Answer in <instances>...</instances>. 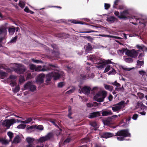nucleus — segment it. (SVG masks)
Segmentation results:
<instances>
[{
  "mask_svg": "<svg viewBox=\"0 0 147 147\" xmlns=\"http://www.w3.org/2000/svg\"><path fill=\"white\" fill-rule=\"evenodd\" d=\"M115 136H117V140L120 141L124 140L125 137L131 136V134L129 133V130L127 129L121 130L118 131L115 133Z\"/></svg>",
  "mask_w": 147,
  "mask_h": 147,
  "instance_id": "1",
  "label": "nucleus"
},
{
  "mask_svg": "<svg viewBox=\"0 0 147 147\" xmlns=\"http://www.w3.org/2000/svg\"><path fill=\"white\" fill-rule=\"evenodd\" d=\"M60 76L61 75L59 73L58 71L52 72L47 75L46 82L47 83H48L49 82L51 81L52 78H53L54 80H58Z\"/></svg>",
  "mask_w": 147,
  "mask_h": 147,
  "instance_id": "2",
  "label": "nucleus"
},
{
  "mask_svg": "<svg viewBox=\"0 0 147 147\" xmlns=\"http://www.w3.org/2000/svg\"><path fill=\"white\" fill-rule=\"evenodd\" d=\"M107 95V92L106 91H102L101 92H99L94 96V99L98 102H102Z\"/></svg>",
  "mask_w": 147,
  "mask_h": 147,
  "instance_id": "3",
  "label": "nucleus"
},
{
  "mask_svg": "<svg viewBox=\"0 0 147 147\" xmlns=\"http://www.w3.org/2000/svg\"><path fill=\"white\" fill-rule=\"evenodd\" d=\"M129 14V13L128 11L127 10L123 11L122 12L120 13V16H119V18L120 19H135L137 21L140 20V18H138L136 16H132L131 17L128 15Z\"/></svg>",
  "mask_w": 147,
  "mask_h": 147,
  "instance_id": "4",
  "label": "nucleus"
},
{
  "mask_svg": "<svg viewBox=\"0 0 147 147\" xmlns=\"http://www.w3.org/2000/svg\"><path fill=\"white\" fill-rule=\"evenodd\" d=\"M125 104V101L122 100L117 104L113 105L112 107V110L114 112H118L122 108V106Z\"/></svg>",
  "mask_w": 147,
  "mask_h": 147,
  "instance_id": "5",
  "label": "nucleus"
},
{
  "mask_svg": "<svg viewBox=\"0 0 147 147\" xmlns=\"http://www.w3.org/2000/svg\"><path fill=\"white\" fill-rule=\"evenodd\" d=\"M24 88L25 89H28L32 92L34 91L36 89V86L32 84L30 82H28L25 84L24 85Z\"/></svg>",
  "mask_w": 147,
  "mask_h": 147,
  "instance_id": "6",
  "label": "nucleus"
},
{
  "mask_svg": "<svg viewBox=\"0 0 147 147\" xmlns=\"http://www.w3.org/2000/svg\"><path fill=\"white\" fill-rule=\"evenodd\" d=\"M16 123V120L14 119L5 120L2 123L3 125H5L7 128H9L11 125Z\"/></svg>",
  "mask_w": 147,
  "mask_h": 147,
  "instance_id": "7",
  "label": "nucleus"
},
{
  "mask_svg": "<svg viewBox=\"0 0 147 147\" xmlns=\"http://www.w3.org/2000/svg\"><path fill=\"white\" fill-rule=\"evenodd\" d=\"M52 133H49L45 136L40 137L39 139V141L40 142H43L49 140L52 138Z\"/></svg>",
  "mask_w": 147,
  "mask_h": 147,
  "instance_id": "8",
  "label": "nucleus"
},
{
  "mask_svg": "<svg viewBox=\"0 0 147 147\" xmlns=\"http://www.w3.org/2000/svg\"><path fill=\"white\" fill-rule=\"evenodd\" d=\"M26 70V68L23 65L18 67L14 69V71L18 74L24 73Z\"/></svg>",
  "mask_w": 147,
  "mask_h": 147,
  "instance_id": "9",
  "label": "nucleus"
},
{
  "mask_svg": "<svg viewBox=\"0 0 147 147\" xmlns=\"http://www.w3.org/2000/svg\"><path fill=\"white\" fill-rule=\"evenodd\" d=\"M126 54L127 56L134 58L138 56V53L135 49L127 51Z\"/></svg>",
  "mask_w": 147,
  "mask_h": 147,
  "instance_id": "10",
  "label": "nucleus"
},
{
  "mask_svg": "<svg viewBox=\"0 0 147 147\" xmlns=\"http://www.w3.org/2000/svg\"><path fill=\"white\" fill-rule=\"evenodd\" d=\"M115 136L114 134L109 132H104L101 134L100 136L102 138H109Z\"/></svg>",
  "mask_w": 147,
  "mask_h": 147,
  "instance_id": "11",
  "label": "nucleus"
},
{
  "mask_svg": "<svg viewBox=\"0 0 147 147\" xmlns=\"http://www.w3.org/2000/svg\"><path fill=\"white\" fill-rule=\"evenodd\" d=\"M91 90V88L87 86H84L82 88L81 91L82 92L88 95L90 94Z\"/></svg>",
  "mask_w": 147,
  "mask_h": 147,
  "instance_id": "12",
  "label": "nucleus"
},
{
  "mask_svg": "<svg viewBox=\"0 0 147 147\" xmlns=\"http://www.w3.org/2000/svg\"><path fill=\"white\" fill-rule=\"evenodd\" d=\"M100 116V113L99 112L97 111L94 112L92 113H91L89 114V118L92 119Z\"/></svg>",
  "mask_w": 147,
  "mask_h": 147,
  "instance_id": "13",
  "label": "nucleus"
},
{
  "mask_svg": "<svg viewBox=\"0 0 147 147\" xmlns=\"http://www.w3.org/2000/svg\"><path fill=\"white\" fill-rule=\"evenodd\" d=\"M45 77V75L44 74H39L37 77V81L41 83H43Z\"/></svg>",
  "mask_w": 147,
  "mask_h": 147,
  "instance_id": "14",
  "label": "nucleus"
},
{
  "mask_svg": "<svg viewBox=\"0 0 147 147\" xmlns=\"http://www.w3.org/2000/svg\"><path fill=\"white\" fill-rule=\"evenodd\" d=\"M68 35L64 33H60L55 34L56 37L61 38H65L67 37V35Z\"/></svg>",
  "mask_w": 147,
  "mask_h": 147,
  "instance_id": "15",
  "label": "nucleus"
},
{
  "mask_svg": "<svg viewBox=\"0 0 147 147\" xmlns=\"http://www.w3.org/2000/svg\"><path fill=\"white\" fill-rule=\"evenodd\" d=\"M112 117H109L105 120H103L104 124L105 125H109L111 123Z\"/></svg>",
  "mask_w": 147,
  "mask_h": 147,
  "instance_id": "16",
  "label": "nucleus"
},
{
  "mask_svg": "<svg viewBox=\"0 0 147 147\" xmlns=\"http://www.w3.org/2000/svg\"><path fill=\"white\" fill-rule=\"evenodd\" d=\"M113 113L112 112L111 110H109L107 111H105L102 113V115L103 116L111 115H113Z\"/></svg>",
  "mask_w": 147,
  "mask_h": 147,
  "instance_id": "17",
  "label": "nucleus"
},
{
  "mask_svg": "<svg viewBox=\"0 0 147 147\" xmlns=\"http://www.w3.org/2000/svg\"><path fill=\"white\" fill-rule=\"evenodd\" d=\"M80 79L82 80H86L88 78V74L85 73L81 74L80 77Z\"/></svg>",
  "mask_w": 147,
  "mask_h": 147,
  "instance_id": "18",
  "label": "nucleus"
},
{
  "mask_svg": "<svg viewBox=\"0 0 147 147\" xmlns=\"http://www.w3.org/2000/svg\"><path fill=\"white\" fill-rule=\"evenodd\" d=\"M119 1V0H115L114 1V4L113 5V7L114 8L117 9H123V7L122 6H119V8H117L116 6L118 5V3Z\"/></svg>",
  "mask_w": 147,
  "mask_h": 147,
  "instance_id": "19",
  "label": "nucleus"
},
{
  "mask_svg": "<svg viewBox=\"0 0 147 147\" xmlns=\"http://www.w3.org/2000/svg\"><path fill=\"white\" fill-rule=\"evenodd\" d=\"M85 47L86 51L87 52H88L91 51L92 49V47L91 45L89 43H88L86 45Z\"/></svg>",
  "mask_w": 147,
  "mask_h": 147,
  "instance_id": "20",
  "label": "nucleus"
},
{
  "mask_svg": "<svg viewBox=\"0 0 147 147\" xmlns=\"http://www.w3.org/2000/svg\"><path fill=\"white\" fill-rule=\"evenodd\" d=\"M65 69L68 73H73L74 71V68L72 67L67 65L65 67Z\"/></svg>",
  "mask_w": 147,
  "mask_h": 147,
  "instance_id": "21",
  "label": "nucleus"
},
{
  "mask_svg": "<svg viewBox=\"0 0 147 147\" xmlns=\"http://www.w3.org/2000/svg\"><path fill=\"white\" fill-rule=\"evenodd\" d=\"M117 19L114 16H110L107 18V20L108 22H110L111 23L114 22Z\"/></svg>",
  "mask_w": 147,
  "mask_h": 147,
  "instance_id": "22",
  "label": "nucleus"
},
{
  "mask_svg": "<svg viewBox=\"0 0 147 147\" xmlns=\"http://www.w3.org/2000/svg\"><path fill=\"white\" fill-rule=\"evenodd\" d=\"M32 120V119L31 117H28L27 118L26 120L24 121H22L21 123L24 124L28 123L31 122Z\"/></svg>",
  "mask_w": 147,
  "mask_h": 147,
  "instance_id": "23",
  "label": "nucleus"
},
{
  "mask_svg": "<svg viewBox=\"0 0 147 147\" xmlns=\"http://www.w3.org/2000/svg\"><path fill=\"white\" fill-rule=\"evenodd\" d=\"M26 141L29 144H31L34 141V138L30 137H28L26 138Z\"/></svg>",
  "mask_w": 147,
  "mask_h": 147,
  "instance_id": "24",
  "label": "nucleus"
},
{
  "mask_svg": "<svg viewBox=\"0 0 147 147\" xmlns=\"http://www.w3.org/2000/svg\"><path fill=\"white\" fill-rule=\"evenodd\" d=\"M96 64H97V66H96V67L98 68L102 69L104 67L105 65H104L103 61L102 62H99L96 63Z\"/></svg>",
  "mask_w": 147,
  "mask_h": 147,
  "instance_id": "25",
  "label": "nucleus"
},
{
  "mask_svg": "<svg viewBox=\"0 0 147 147\" xmlns=\"http://www.w3.org/2000/svg\"><path fill=\"white\" fill-rule=\"evenodd\" d=\"M105 88L106 90L110 91H112L113 90V87L112 86L106 85H105Z\"/></svg>",
  "mask_w": 147,
  "mask_h": 147,
  "instance_id": "26",
  "label": "nucleus"
},
{
  "mask_svg": "<svg viewBox=\"0 0 147 147\" xmlns=\"http://www.w3.org/2000/svg\"><path fill=\"white\" fill-rule=\"evenodd\" d=\"M144 63V61H143L138 60L137 61V65L138 66V68H140L141 66H143Z\"/></svg>",
  "mask_w": 147,
  "mask_h": 147,
  "instance_id": "27",
  "label": "nucleus"
},
{
  "mask_svg": "<svg viewBox=\"0 0 147 147\" xmlns=\"http://www.w3.org/2000/svg\"><path fill=\"white\" fill-rule=\"evenodd\" d=\"M8 31L10 34L13 35L15 31V29L14 28H10L9 29Z\"/></svg>",
  "mask_w": 147,
  "mask_h": 147,
  "instance_id": "28",
  "label": "nucleus"
},
{
  "mask_svg": "<svg viewBox=\"0 0 147 147\" xmlns=\"http://www.w3.org/2000/svg\"><path fill=\"white\" fill-rule=\"evenodd\" d=\"M20 137L18 135L16 136L14 138L13 141V143H18L19 142Z\"/></svg>",
  "mask_w": 147,
  "mask_h": 147,
  "instance_id": "29",
  "label": "nucleus"
},
{
  "mask_svg": "<svg viewBox=\"0 0 147 147\" xmlns=\"http://www.w3.org/2000/svg\"><path fill=\"white\" fill-rule=\"evenodd\" d=\"M7 74L6 72L3 71L0 69V76L3 78L6 77Z\"/></svg>",
  "mask_w": 147,
  "mask_h": 147,
  "instance_id": "30",
  "label": "nucleus"
},
{
  "mask_svg": "<svg viewBox=\"0 0 147 147\" xmlns=\"http://www.w3.org/2000/svg\"><path fill=\"white\" fill-rule=\"evenodd\" d=\"M71 23L74 24H84L82 22L80 21H78L75 20H71Z\"/></svg>",
  "mask_w": 147,
  "mask_h": 147,
  "instance_id": "31",
  "label": "nucleus"
},
{
  "mask_svg": "<svg viewBox=\"0 0 147 147\" xmlns=\"http://www.w3.org/2000/svg\"><path fill=\"white\" fill-rule=\"evenodd\" d=\"M88 59L92 61H94L96 59L95 56L94 55H90L88 57Z\"/></svg>",
  "mask_w": 147,
  "mask_h": 147,
  "instance_id": "32",
  "label": "nucleus"
},
{
  "mask_svg": "<svg viewBox=\"0 0 147 147\" xmlns=\"http://www.w3.org/2000/svg\"><path fill=\"white\" fill-rule=\"evenodd\" d=\"M7 31L6 28L5 27H1L0 28V35L3 33H5Z\"/></svg>",
  "mask_w": 147,
  "mask_h": 147,
  "instance_id": "33",
  "label": "nucleus"
},
{
  "mask_svg": "<svg viewBox=\"0 0 147 147\" xmlns=\"http://www.w3.org/2000/svg\"><path fill=\"white\" fill-rule=\"evenodd\" d=\"M103 63H104V65H105V66L106 65L112 64L113 63V62L111 61L110 60L108 59V60H105L104 61H103Z\"/></svg>",
  "mask_w": 147,
  "mask_h": 147,
  "instance_id": "34",
  "label": "nucleus"
},
{
  "mask_svg": "<svg viewBox=\"0 0 147 147\" xmlns=\"http://www.w3.org/2000/svg\"><path fill=\"white\" fill-rule=\"evenodd\" d=\"M136 47L138 49H140L143 51H144V50L145 46L144 45H142V46H140V45H136Z\"/></svg>",
  "mask_w": 147,
  "mask_h": 147,
  "instance_id": "35",
  "label": "nucleus"
},
{
  "mask_svg": "<svg viewBox=\"0 0 147 147\" xmlns=\"http://www.w3.org/2000/svg\"><path fill=\"white\" fill-rule=\"evenodd\" d=\"M26 126V125L21 124L18 125L17 128L18 129H24L25 128Z\"/></svg>",
  "mask_w": 147,
  "mask_h": 147,
  "instance_id": "36",
  "label": "nucleus"
},
{
  "mask_svg": "<svg viewBox=\"0 0 147 147\" xmlns=\"http://www.w3.org/2000/svg\"><path fill=\"white\" fill-rule=\"evenodd\" d=\"M125 62L128 63H132L133 60L132 58H127L125 59Z\"/></svg>",
  "mask_w": 147,
  "mask_h": 147,
  "instance_id": "37",
  "label": "nucleus"
},
{
  "mask_svg": "<svg viewBox=\"0 0 147 147\" xmlns=\"http://www.w3.org/2000/svg\"><path fill=\"white\" fill-rule=\"evenodd\" d=\"M98 90V88L96 87H94L91 90L92 93L94 94L97 92Z\"/></svg>",
  "mask_w": 147,
  "mask_h": 147,
  "instance_id": "38",
  "label": "nucleus"
},
{
  "mask_svg": "<svg viewBox=\"0 0 147 147\" xmlns=\"http://www.w3.org/2000/svg\"><path fill=\"white\" fill-rule=\"evenodd\" d=\"M116 73L115 70L114 69H112L111 71H109L108 74L109 75L111 74L114 75Z\"/></svg>",
  "mask_w": 147,
  "mask_h": 147,
  "instance_id": "39",
  "label": "nucleus"
},
{
  "mask_svg": "<svg viewBox=\"0 0 147 147\" xmlns=\"http://www.w3.org/2000/svg\"><path fill=\"white\" fill-rule=\"evenodd\" d=\"M71 140V138H67L64 141L63 144H64L68 143L70 142Z\"/></svg>",
  "mask_w": 147,
  "mask_h": 147,
  "instance_id": "40",
  "label": "nucleus"
},
{
  "mask_svg": "<svg viewBox=\"0 0 147 147\" xmlns=\"http://www.w3.org/2000/svg\"><path fill=\"white\" fill-rule=\"evenodd\" d=\"M111 69V66L110 65H108L105 68L104 71V73H106L108 72L109 70Z\"/></svg>",
  "mask_w": 147,
  "mask_h": 147,
  "instance_id": "41",
  "label": "nucleus"
},
{
  "mask_svg": "<svg viewBox=\"0 0 147 147\" xmlns=\"http://www.w3.org/2000/svg\"><path fill=\"white\" fill-rule=\"evenodd\" d=\"M20 89V88L19 86H16L14 89H13L12 90L13 92L14 93L17 92H18Z\"/></svg>",
  "mask_w": 147,
  "mask_h": 147,
  "instance_id": "42",
  "label": "nucleus"
},
{
  "mask_svg": "<svg viewBox=\"0 0 147 147\" xmlns=\"http://www.w3.org/2000/svg\"><path fill=\"white\" fill-rule=\"evenodd\" d=\"M111 84L117 87H120L121 86V84L117 82V81H115L114 82L112 83Z\"/></svg>",
  "mask_w": 147,
  "mask_h": 147,
  "instance_id": "43",
  "label": "nucleus"
},
{
  "mask_svg": "<svg viewBox=\"0 0 147 147\" xmlns=\"http://www.w3.org/2000/svg\"><path fill=\"white\" fill-rule=\"evenodd\" d=\"M36 128L37 129L40 130H42L43 129V126L41 125H39L38 126L36 125Z\"/></svg>",
  "mask_w": 147,
  "mask_h": 147,
  "instance_id": "44",
  "label": "nucleus"
},
{
  "mask_svg": "<svg viewBox=\"0 0 147 147\" xmlns=\"http://www.w3.org/2000/svg\"><path fill=\"white\" fill-rule=\"evenodd\" d=\"M36 66L34 64H32L30 65V69L33 71L35 70Z\"/></svg>",
  "mask_w": 147,
  "mask_h": 147,
  "instance_id": "45",
  "label": "nucleus"
},
{
  "mask_svg": "<svg viewBox=\"0 0 147 147\" xmlns=\"http://www.w3.org/2000/svg\"><path fill=\"white\" fill-rule=\"evenodd\" d=\"M84 37L86 38L87 39V40L90 41V42H92L93 40V38L91 37L90 36H85Z\"/></svg>",
  "mask_w": 147,
  "mask_h": 147,
  "instance_id": "46",
  "label": "nucleus"
},
{
  "mask_svg": "<svg viewBox=\"0 0 147 147\" xmlns=\"http://www.w3.org/2000/svg\"><path fill=\"white\" fill-rule=\"evenodd\" d=\"M7 134L10 139H11L13 138V133L10 131H9L7 132Z\"/></svg>",
  "mask_w": 147,
  "mask_h": 147,
  "instance_id": "47",
  "label": "nucleus"
},
{
  "mask_svg": "<svg viewBox=\"0 0 147 147\" xmlns=\"http://www.w3.org/2000/svg\"><path fill=\"white\" fill-rule=\"evenodd\" d=\"M18 38V36H15L14 37L12 38L10 42L11 43L15 42H16Z\"/></svg>",
  "mask_w": 147,
  "mask_h": 147,
  "instance_id": "48",
  "label": "nucleus"
},
{
  "mask_svg": "<svg viewBox=\"0 0 147 147\" xmlns=\"http://www.w3.org/2000/svg\"><path fill=\"white\" fill-rule=\"evenodd\" d=\"M138 117V115L136 113H135L133 115L132 117V119L134 120H136L137 119V118Z\"/></svg>",
  "mask_w": 147,
  "mask_h": 147,
  "instance_id": "49",
  "label": "nucleus"
},
{
  "mask_svg": "<svg viewBox=\"0 0 147 147\" xmlns=\"http://www.w3.org/2000/svg\"><path fill=\"white\" fill-rule=\"evenodd\" d=\"M41 68H42L41 66H38V67L36 66L34 71H41Z\"/></svg>",
  "mask_w": 147,
  "mask_h": 147,
  "instance_id": "50",
  "label": "nucleus"
},
{
  "mask_svg": "<svg viewBox=\"0 0 147 147\" xmlns=\"http://www.w3.org/2000/svg\"><path fill=\"white\" fill-rule=\"evenodd\" d=\"M32 61L36 63H42V61L40 60H36L35 59H32Z\"/></svg>",
  "mask_w": 147,
  "mask_h": 147,
  "instance_id": "51",
  "label": "nucleus"
},
{
  "mask_svg": "<svg viewBox=\"0 0 147 147\" xmlns=\"http://www.w3.org/2000/svg\"><path fill=\"white\" fill-rule=\"evenodd\" d=\"M139 73L142 76H144V75H146V72L143 70L139 71Z\"/></svg>",
  "mask_w": 147,
  "mask_h": 147,
  "instance_id": "52",
  "label": "nucleus"
},
{
  "mask_svg": "<svg viewBox=\"0 0 147 147\" xmlns=\"http://www.w3.org/2000/svg\"><path fill=\"white\" fill-rule=\"evenodd\" d=\"M98 32V31H97L93 30H87L86 31L83 32H80L88 33H90V32Z\"/></svg>",
  "mask_w": 147,
  "mask_h": 147,
  "instance_id": "53",
  "label": "nucleus"
},
{
  "mask_svg": "<svg viewBox=\"0 0 147 147\" xmlns=\"http://www.w3.org/2000/svg\"><path fill=\"white\" fill-rule=\"evenodd\" d=\"M64 85V82H61L58 83V86L59 88H62Z\"/></svg>",
  "mask_w": 147,
  "mask_h": 147,
  "instance_id": "54",
  "label": "nucleus"
},
{
  "mask_svg": "<svg viewBox=\"0 0 147 147\" xmlns=\"http://www.w3.org/2000/svg\"><path fill=\"white\" fill-rule=\"evenodd\" d=\"M110 7V4L108 3H105V9H108Z\"/></svg>",
  "mask_w": 147,
  "mask_h": 147,
  "instance_id": "55",
  "label": "nucleus"
},
{
  "mask_svg": "<svg viewBox=\"0 0 147 147\" xmlns=\"http://www.w3.org/2000/svg\"><path fill=\"white\" fill-rule=\"evenodd\" d=\"M19 6L22 8H23L25 6V4L23 2L20 1L19 3Z\"/></svg>",
  "mask_w": 147,
  "mask_h": 147,
  "instance_id": "56",
  "label": "nucleus"
},
{
  "mask_svg": "<svg viewBox=\"0 0 147 147\" xmlns=\"http://www.w3.org/2000/svg\"><path fill=\"white\" fill-rule=\"evenodd\" d=\"M91 125L92 126H93L94 128L96 127L97 126V123L95 122H92L91 123Z\"/></svg>",
  "mask_w": 147,
  "mask_h": 147,
  "instance_id": "57",
  "label": "nucleus"
},
{
  "mask_svg": "<svg viewBox=\"0 0 147 147\" xmlns=\"http://www.w3.org/2000/svg\"><path fill=\"white\" fill-rule=\"evenodd\" d=\"M49 66L52 67V69H53L52 68H57L58 66L56 64L55 65L51 64H49Z\"/></svg>",
  "mask_w": 147,
  "mask_h": 147,
  "instance_id": "58",
  "label": "nucleus"
},
{
  "mask_svg": "<svg viewBox=\"0 0 147 147\" xmlns=\"http://www.w3.org/2000/svg\"><path fill=\"white\" fill-rule=\"evenodd\" d=\"M32 78V75L30 73H28L27 74V80L31 79Z\"/></svg>",
  "mask_w": 147,
  "mask_h": 147,
  "instance_id": "59",
  "label": "nucleus"
},
{
  "mask_svg": "<svg viewBox=\"0 0 147 147\" xmlns=\"http://www.w3.org/2000/svg\"><path fill=\"white\" fill-rule=\"evenodd\" d=\"M99 36H102V37H113L110 35H105V34H99Z\"/></svg>",
  "mask_w": 147,
  "mask_h": 147,
  "instance_id": "60",
  "label": "nucleus"
},
{
  "mask_svg": "<svg viewBox=\"0 0 147 147\" xmlns=\"http://www.w3.org/2000/svg\"><path fill=\"white\" fill-rule=\"evenodd\" d=\"M36 125H32L27 128V129H32L34 128H36Z\"/></svg>",
  "mask_w": 147,
  "mask_h": 147,
  "instance_id": "61",
  "label": "nucleus"
},
{
  "mask_svg": "<svg viewBox=\"0 0 147 147\" xmlns=\"http://www.w3.org/2000/svg\"><path fill=\"white\" fill-rule=\"evenodd\" d=\"M144 55L143 53H141L138 56L139 59L140 60H142V57Z\"/></svg>",
  "mask_w": 147,
  "mask_h": 147,
  "instance_id": "62",
  "label": "nucleus"
},
{
  "mask_svg": "<svg viewBox=\"0 0 147 147\" xmlns=\"http://www.w3.org/2000/svg\"><path fill=\"white\" fill-rule=\"evenodd\" d=\"M51 47L53 49H56L57 48V45L54 44H52L51 45Z\"/></svg>",
  "mask_w": 147,
  "mask_h": 147,
  "instance_id": "63",
  "label": "nucleus"
},
{
  "mask_svg": "<svg viewBox=\"0 0 147 147\" xmlns=\"http://www.w3.org/2000/svg\"><path fill=\"white\" fill-rule=\"evenodd\" d=\"M10 84L11 86L13 87L14 86L16 85V83L15 82L11 81Z\"/></svg>",
  "mask_w": 147,
  "mask_h": 147,
  "instance_id": "64",
  "label": "nucleus"
}]
</instances>
